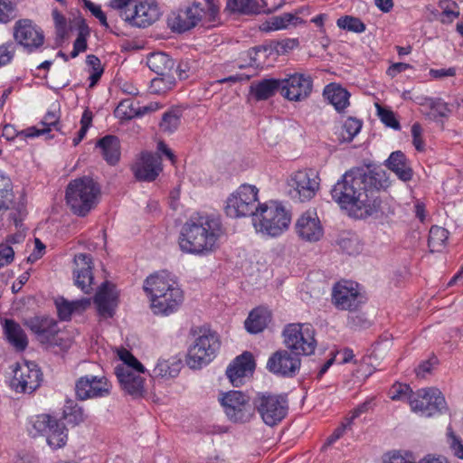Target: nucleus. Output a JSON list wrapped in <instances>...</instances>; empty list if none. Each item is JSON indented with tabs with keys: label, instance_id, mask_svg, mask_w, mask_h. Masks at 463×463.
I'll use <instances>...</instances> for the list:
<instances>
[{
	"label": "nucleus",
	"instance_id": "nucleus-1",
	"mask_svg": "<svg viewBox=\"0 0 463 463\" xmlns=\"http://www.w3.org/2000/svg\"><path fill=\"white\" fill-rule=\"evenodd\" d=\"M385 171L354 167L346 171L331 189L333 200L349 214L366 218L383 213L381 189L388 187Z\"/></svg>",
	"mask_w": 463,
	"mask_h": 463
},
{
	"label": "nucleus",
	"instance_id": "nucleus-2",
	"mask_svg": "<svg viewBox=\"0 0 463 463\" xmlns=\"http://www.w3.org/2000/svg\"><path fill=\"white\" fill-rule=\"evenodd\" d=\"M224 234L221 218L213 214H193L182 226L178 244L184 253L208 255L219 248Z\"/></svg>",
	"mask_w": 463,
	"mask_h": 463
},
{
	"label": "nucleus",
	"instance_id": "nucleus-3",
	"mask_svg": "<svg viewBox=\"0 0 463 463\" xmlns=\"http://www.w3.org/2000/svg\"><path fill=\"white\" fill-rule=\"evenodd\" d=\"M290 213L275 201L260 203L253 214L252 223L257 232L276 237L288 230Z\"/></svg>",
	"mask_w": 463,
	"mask_h": 463
},
{
	"label": "nucleus",
	"instance_id": "nucleus-4",
	"mask_svg": "<svg viewBox=\"0 0 463 463\" xmlns=\"http://www.w3.org/2000/svg\"><path fill=\"white\" fill-rule=\"evenodd\" d=\"M100 189L90 177L72 180L66 188V202L74 214L86 216L98 203Z\"/></svg>",
	"mask_w": 463,
	"mask_h": 463
},
{
	"label": "nucleus",
	"instance_id": "nucleus-5",
	"mask_svg": "<svg viewBox=\"0 0 463 463\" xmlns=\"http://www.w3.org/2000/svg\"><path fill=\"white\" fill-rule=\"evenodd\" d=\"M282 337L285 347L299 358L311 355L316 350L315 330L310 324H288L282 331Z\"/></svg>",
	"mask_w": 463,
	"mask_h": 463
},
{
	"label": "nucleus",
	"instance_id": "nucleus-6",
	"mask_svg": "<svg viewBox=\"0 0 463 463\" xmlns=\"http://www.w3.org/2000/svg\"><path fill=\"white\" fill-rule=\"evenodd\" d=\"M254 412L257 411L268 426L279 424L288 414V401L285 393L260 392L253 398Z\"/></svg>",
	"mask_w": 463,
	"mask_h": 463
},
{
	"label": "nucleus",
	"instance_id": "nucleus-7",
	"mask_svg": "<svg viewBox=\"0 0 463 463\" xmlns=\"http://www.w3.org/2000/svg\"><path fill=\"white\" fill-rule=\"evenodd\" d=\"M220 348L218 335L206 329H199V335L189 347L186 363L192 369L207 365L215 357Z\"/></svg>",
	"mask_w": 463,
	"mask_h": 463
},
{
	"label": "nucleus",
	"instance_id": "nucleus-8",
	"mask_svg": "<svg viewBox=\"0 0 463 463\" xmlns=\"http://www.w3.org/2000/svg\"><path fill=\"white\" fill-rule=\"evenodd\" d=\"M258 188L250 184H241L226 200L225 213L231 218L251 216L256 213L258 203Z\"/></svg>",
	"mask_w": 463,
	"mask_h": 463
},
{
	"label": "nucleus",
	"instance_id": "nucleus-9",
	"mask_svg": "<svg viewBox=\"0 0 463 463\" xmlns=\"http://www.w3.org/2000/svg\"><path fill=\"white\" fill-rule=\"evenodd\" d=\"M33 436L44 435L52 449L64 447L68 440V430L63 422L49 414H40L31 419Z\"/></svg>",
	"mask_w": 463,
	"mask_h": 463
},
{
	"label": "nucleus",
	"instance_id": "nucleus-10",
	"mask_svg": "<svg viewBox=\"0 0 463 463\" xmlns=\"http://www.w3.org/2000/svg\"><path fill=\"white\" fill-rule=\"evenodd\" d=\"M227 418L234 423H245L254 416L253 401L241 391H230L219 399Z\"/></svg>",
	"mask_w": 463,
	"mask_h": 463
},
{
	"label": "nucleus",
	"instance_id": "nucleus-11",
	"mask_svg": "<svg viewBox=\"0 0 463 463\" xmlns=\"http://www.w3.org/2000/svg\"><path fill=\"white\" fill-rule=\"evenodd\" d=\"M413 411L421 416L431 417L447 411V403L441 392L436 388H425L417 391L409 397Z\"/></svg>",
	"mask_w": 463,
	"mask_h": 463
},
{
	"label": "nucleus",
	"instance_id": "nucleus-12",
	"mask_svg": "<svg viewBox=\"0 0 463 463\" xmlns=\"http://www.w3.org/2000/svg\"><path fill=\"white\" fill-rule=\"evenodd\" d=\"M13 373L10 386L16 392L32 393L43 381V373L33 362L16 363Z\"/></svg>",
	"mask_w": 463,
	"mask_h": 463
},
{
	"label": "nucleus",
	"instance_id": "nucleus-13",
	"mask_svg": "<svg viewBox=\"0 0 463 463\" xmlns=\"http://www.w3.org/2000/svg\"><path fill=\"white\" fill-rule=\"evenodd\" d=\"M293 199L306 202L312 199L319 189L318 173L312 168L294 173L288 182Z\"/></svg>",
	"mask_w": 463,
	"mask_h": 463
},
{
	"label": "nucleus",
	"instance_id": "nucleus-14",
	"mask_svg": "<svg viewBox=\"0 0 463 463\" xmlns=\"http://www.w3.org/2000/svg\"><path fill=\"white\" fill-rule=\"evenodd\" d=\"M365 302L356 282L342 280L335 284L332 290V303L339 310L355 311Z\"/></svg>",
	"mask_w": 463,
	"mask_h": 463
},
{
	"label": "nucleus",
	"instance_id": "nucleus-15",
	"mask_svg": "<svg viewBox=\"0 0 463 463\" xmlns=\"http://www.w3.org/2000/svg\"><path fill=\"white\" fill-rule=\"evenodd\" d=\"M24 325L42 345H61L60 328L57 321L46 316H35L24 320Z\"/></svg>",
	"mask_w": 463,
	"mask_h": 463
},
{
	"label": "nucleus",
	"instance_id": "nucleus-16",
	"mask_svg": "<svg viewBox=\"0 0 463 463\" xmlns=\"http://www.w3.org/2000/svg\"><path fill=\"white\" fill-rule=\"evenodd\" d=\"M301 367V358L286 349L274 352L268 359L267 370L280 377L293 378Z\"/></svg>",
	"mask_w": 463,
	"mask_h": 463
},
{
	"label": "nucleus",
	"instance_id": "nucleus-17",
	"mask_svg": "<svg viewBox=\"0 0 463 463\" xmlns=\"http://www.w3.org/2000/svg\"><path fill=\"white\" fill-rule=\"evenodd\" d=\"M281 96L289 101L306 99L312 92L313 80L310 75L293 73L280 80Z\"/></svg>",
	"mask_w": 463,
	"mask_h": 463
},
{
	"label": "nucleus",
	"instance_id": "nucleus-18",
	"mask_svg": "<svg viewBox=\"0 0 463 463\" xmlns=\"http://www.w3.org/2000/svg\"><path fill=\"white\" fill-rule=\"evenodd\" d=\"M110 393V384L104 376L85 375L75 383V395L80 401L106 397Z\"/></svg>",
	"mask_w": 463,
	"mask_h": 463
},
{
	"label": "nucleus",
	"instance_id": "nucleus-19",
	"mask_svg": "<svg viewBox=\"0 0 463 463\" xmlns=\"http://www.w3.org/2000/svg\"><path fill=\"white\" fill-rule=\"evenodd\" d=\"M160 10L154 2H141L133 6L132 10L122 12L121 18L132 26L146 28L160 17Z\"/></svg>",
	"mask_w": 463,
	"mask_h": 463
},
{
	"label": "nucleus",
	"instance_id": "nucleus-20",
	"mask_svg": "<svg viewBox=\"0 0 463 463\" xmlns=\"http://www.w3.org/2000/svg\"><path fill=\"white\" fill-rule=\"evenodd\" d=\"M14 36L15 41L29 52L38 49L44 42L43 31L27 19L15 24Z\"/></svg>",
	"mask_w": 463,
	"mask_h": 463
},
{
	"label": "nucleus",
	"instance_id": "nucleus-21",
	"mask_svg": "<svg viewBox=\"0 0 463 463\" xmlns=\"http://www.w3.org/2000/svg\"><path fill=\"white\" fill-rule=\"evenodd\" d=\"M132 170L138 181L152 182L156 179L162 171L161 157L151 152H142Z\"/></svg>",
	"mask_w": 463,
	"mask_h": 463
},
{
	"label": "nucleus",
	"instance_id": "nucleus-22",
	"mask_svg": "<svg viewBox=\"0 0 463 463\" xmlns=\"http://www.w3.org/2000/svg\"><path fill=\"white\" fill-rule=\"evenodd\" d=\"M93 300L101 317H112L118 304V292L116 286L109 281L103 282L99 287Z\"/></svg>",
	"mask_w": 463,
	"mask_h": 463
},
{
	"label": "nucleus",
	"instance_id": "nucleus-23",
	"mask_svg": "<svg viewBox=\"0 0 463 463\" xmlns=\"http://www.w3.org/2000/svg\"><path fill=\"white\" fill-rule=\"evenodd\" d=\"M184 9L187 14L192 28H194L197 25L210 28L220 24L219 7L212 6L210 7V10H205V7H203L202 3L194 1L191 5Z\"/></svg>",
	"mask_w": 463,
	"mask_h": 463
},
{
	"label": "nucleus",
	"instance_id": "nucleus-24",
	"mask_svg": "<svg viewBox=\"0 0 463 463\" xmlns=\"http://www.w3.org/2000/svg\"><path fill=\"white\" fill-rule=\"evenodd\" d=\"M254 368L255 362L252 354L244 352L228 366L226 375L233 386L239 387L243 384L245 377L252 374Z\"/></svg>",
	"mask_w": 463,
	"mask_h": 463
},
{
	"label": "nucleus",
	"instance_id": "nucleus-25",
	"mask_svg": "<svg viewBox=\"0 0 463 463\" xmlns=\"http://www.w3.org/2000/svg\"><path fill=\"white\" fill-rule=\"evenodd\" d=\"M74 276L75 284L84 293H90L92 290V259L90 254L79 253L74 257Z\"/></svg>",
	"mask_w": 463,
	"mask_h": 463
},
{
	"label": "nucleus",
	"instance_id": "nucleus-26",
	"mask_svg": "<svg viewBox=\"0 0 463 463\" xmlns=\"http://www.w3.org/2000/svg\"><path fill=\"white\" fill-rule=\"evenodd\" d=\"M296 232L299 238L305 241H318L323 234V227L317 213H305L296 223Z\"/></svg>",
	"mask_w": 463,
	"mask_h": 463
},
{
	"label": "nucleus",
	"instance_id": "nucleus-27",
	"mask_svg": "<svg viewBox=\"0 0 463 463\" xmlns=\"http://www.w3.org/2000/svg\"><path fill=\"white\" fill-rule=\"evenodd\" d=\"M183 300L182 289L179 287H174L161 297L152 298L151 307L155 314L168 316L179 308Z\"/></svg>",
	"mask_w": 463,
	"mask_h": 463
},
{
	"label": "nucleus",
	"instance_id": "nucleus-28",
	"mask_svg": "<svg viewBox=\"0 0 463 463\" xmlns=\"http://www.w3.org/2000/svg\"><path fill=\"white\" fill-rule=\"evenodd\" d=\"M115 374L120 383L121 388L133 397L142 396L144 389V379L129 368L124 365H117L115 367Z\"/></svg>",
	"mask_w": 463,
	"mask_h": 463
},
{
	"label": "nucleus",
	"instance_id": "nucleus-29",
	"mask_svg": "<svg viewBox=\"0 0 463 463\" xmlns=\"http://www.w3.org/2000/svg\"><path fill=\"white\" fill-rule=\"evenodd\" d=\"M146 64L158 76L166 77L165 80L169 84L175 82L173 75L175 61L168 54L165 52H153L147 56Z\"/></svg>",
	"mask_w": 463,
	"mask_h": 463
},
{
	"label": "nucleus",
	"instance_id": "nucleus-30",
	"mask_svg": "<svg viewBox=\"0 0 463 463\" xmlns=\"http://www.w3.org/2000/svg\"><path fill=\"white\" fill-rule=\"evenodd\" d=\"M178 287L177 283L169 278L165 272L149 276L144 284V290L150 295L151 299L161 297L170 291V288Z\"/></svg>",
	"mask_w": 463,
	"mask_h": 463
},
{
	"label": "nucleus",
	"instance_id": "nucleus-31",
	"mask_svg": "<svg viewBox=\"0 0 463 463\" xmlns=\"http://www.w3.org/2000/svg\"><path fill=\"white\" fill-rule=\"evenodd\" d=\"M385 165L403 182L410 181L412 178L413 171L406 156L400 150L391 153L385 161Z\"/></svg>",
	"mask_w": 463,
	"mask_h": 463
},
{
	"label": "nucleus",
	"instance_id": "nucleus-32",
	"mask_svg": "<svg viewBox=\"0 0 463 463\" xmlns=\"http://www.w3.org/2000/svg\"><path fill=\"white\" fill-rule=\"evenodd\" d=\"M281 82L277 79H264L254 81L250 86V94L257 100H266L278 91L281 93Z\"/></svg>",
	"mask_w": 463,
	"mask_h": 463
},
{
	"label": "nucleus",
	"instance_id": "nucleus-33",
	"mask_svg": "<svg viewBox=\"0 0 463 463\" xmlns=\"http://www.w3.org/2000/svg\"><path fill=\"white\" fill-rule=\"evenodd\" d=\"M3 331L7 341L19 351H24L28 345V339L22 326L14 319L5 318Z\"/></svg>",
	"mask_w": 463,
	"mask_h": 463
},
{
	"label": "nucleus",
	"instance_id": "nucleus-34",
	"mask_svg": "<svg viewBox=\"0 0 463 463\" xmlns=\"http://www.w3.org/2000/svg\"><path fill=\"white\" fill-rule=\"evenodd\" d=\"M324 97L334 106L337 112H344L350 105V93L340 84L330 83L326 85L323 91Z\"/></svg>",
	"mask_w": 463,
	"mask_h": 463
},
{
	"label": "nucleus",
	"instance_id": "nucleus-35",
	"mask_svg": "<svg viewBox=\"0 0 463 463\" xmlns=\"http://www.w3.org/2000/svg\"><path fill=\"white\" fill-rule=\"evenodd\" d=\"M58 317L61 320L68 321L72 313H80L86 310L90 306V299L82 298L80 299L68 301L64 298L55 300Z\"/></svg>",
	"mask_w": 463,
	"mask_h": 463
},
{
	"label": "nucleus",
	"instance_id": "nucleus-36",
	"mask_svg": "<svg viewBox=\"0 0 463 463\" xmlns=\"http://www.w3.org/2000/svg\"><path fill=\"white\" fill-rule=\"evenodd\" d=\"M40 125L42 128L32 127L25 130V135L28 137H34L48 133L52 130H56L61 133V123H60V111L59 109L50 110L48 111L43 118L42 119Z\"/></svg>",
	"mask_w": 463,
	"mask_h": 463
},
{
	"label": "nucleus",
	"instance_id": "nucleus-37",
	"mask_svg": "<svg viewBox=\"0 0 463 463\" xmlns=\"http://www.w3.org/2000/svg\"><path fill=\"white\" fill-rule=\"evenodd\" d=\"M97 146L100 149L103 158L109 165H116L120 157V145L117 137L108 135L100 138Z\"/></svg>",
	"mask_w": 463,
	"mask_h": 463
},
{
	"label": "nucleus",
	"instance_id": "nucleus-38",
	"mask_svg": "<svg viewBox=\"0 0 463 463\" xmlns=\"http://www.w3.org/2000/svg\"><path fill=\"white\" fill-rule=\"evenodd\" d=\"M226 10L231 13H239L242 14H257L265 12H270V9H265V6L260 5L256 0H227Z\"/></svg>",
	"mask_w": 463,
	"mask_h": 463
},
{
	"label": "nucleus",
	"instance_id": "nucleus-39",
	"mask_svg": "<svg viewBox=\"0 0 463 463\" xmlns=\"http://www.w3.org/2000/svg\"><path fill=\"white\" fill-rule=\"evenodd\" d=\"M269 321V315L266 309H253L245 321V327L251 334H258L267 326Z\"/></svg>",
	"mask_w": 463,
	"mask_h": 463
},
{
	"label": "nucleus",
	"instance_id": "nucleus-40",
	"mask_svg": "<svg viewBox=\"0 0 463 463\" xmlns=\"http://www.w3.org/2000/svg\"><path fill=\"white\" fill-rule=\"evenodd\" d=\"M182 364L178 360H158L153 370V375L156 378L170 379L176 377L181 370Z\"/></svg>",
	"mask_w": 463,
	"mask_h": 463
},
{
	"label": "nucleus",
	"instance_id": "nucleus-41",
	"mask_svg": "<svg viewBox=\"0 0 463 463\" xmlns=\"http://www.w3.org/2000/svg\"><path fill=\"white\" fill-rule=\"evenodd\" d=\"M62 418L68 424L77 426L85 420L86 415L82 407L79 406L75 401L69 399L64 404Z\"/></svg>",
	"mask_w": 463,
	"mask_h": 463
},
{
	"label": "nucleus",
	"instance_id": "nucleus-42",
	"mask_svg": "<svg viewBox=\"0 0 463 463\" xmlns=\"http://www.w3.org/2000/svg\"><path fill=\"white\" fill-rule=\"evenodd\" d=\"M420 105L430 109L426 116L431 120H437L439 118H447L450 114L448 104L440 99L426 98L425 101L420 103Z\"/></svg>",
	"mask_w": 463,
	"mask_h": 463
},
{
	"label": "nucleus",
	"instance_id": "nucleus-43",
	"mask_svg": "<svg viewBox=\"0 0 463 463\" xmlns=\"http://www.w3.org/2000/svg\"><path fill=\"white\" fill-rule=\"evenodd\" d=\"M449 232L439 226H432L429 232L428 246L431 252H440L446 246Z\"/></svg>",
	"mask_w": 463,
	"mask_h": 463
},
{
	"label": "nucleus",
	"instance_id": "nucleus-44",
	"mask_svg": "<svg viewBox=\"0 0 463 463\" xmlns=\"http://www.w3.org/2000/svg\"><path fill=\"white\" fill-rule=\"evenodd\" d=\"M125 107L126 102H121L117 109V112L120 114V118L125 119H131L133 118L142 117L145 114L154 112L162 108V106L158 102H150L148 105L138 107L137 109H134L132 105H129L128 106V108L129 109L128 111H123V109Z\"/></svg>",
	"mask_w": 463,
	"mask_h": 463
},
{
	"label": "nucleus",
	"instance_id": "nucleus-45",
	"mask_svg": "<svg viewBox=\"0 0 463 463\" xmlns=\"http://www.w3.org/2000/svg\"><path fill=\"white\" fill-rule=\"evenodd\" d=\"M182 112L179 109H172L165 111L159 123V128L166 134H173L177 130L181 123Z\"/></svg>",
	"mask_w": 463,
	"mask_h": 463
},
{
	"label": "nucleus",
	"instance_id": "nucleus-46",
	"mask_svg": "<svg viewBox=\"0 0 463 463\" xmlns=\"http://www.w3.org/2000/svg\"><path fill=\"white\" fill-rule=\"evenodd\" d=\"M167 25L175 33H184L193 29L184 9L173 12L167 18Z\"/></svg>",
	"mask_w": 463,
	"mask_h": 463
},
{
	"label": "nucleus",
	"instance_id": "nucleus-47",
	"mask_svg": "<svg viewBox=\"0 0 463 463\" xmlns=\"http://www.w3.org/2000/svg\"><path fill=\"white\" fill-rule=\"evenodd\" d=\"M298 18L289 13L282 14L281 15L272 16L260 26V29L265 32L285 29L290 24Z\"/></svg>",
	"mask_w": 463,
	"mask_h": 463
},
{
	"label": "nucleus",
	"instance_id": "nucleus-48",
	"mask_svg": "<svg viewBox=\"0 0 463 463\" xmlns=\"http://www.w3.org/2000/svg\"><path fill=\"white\" fill-rule=\"evenodd\" d=\"M439 7L441 9L439 19L442 24H451L459 16L458 5L453 1L441 0L439 3Z\"/></svg>",
	"mask_w": 463,
	"mask_h": 463
},
{
	"label": "nucleus",
	"instance_id": "nucleus-49",
	"mask_svg": "<svg viewBox=\"0 0 463 463\" xmlns=\"http://www.w3.org/2000/svg\"><path fill=\"white\" fill-rule=\"evenodd\" d=\"M363 123L361 120L349 117L343 124L340 134L341 142H351L354 137L360 132Z\"/></svg>",
	"mask_w": 463,
	"mask_h": 463
},
{
	"label": "nucleus",
	"instance_id": "nucleus-50",
	"mask_svg": "<svg viewBox=\"0 0 463 463\" xmlns=\"http://www.w3.org/2000/svg\"><path fill=\"white\" fill-rule=\"evenodd\" d=\"M14 198L11 179L0 171V204L8 209Z\"/></svg>",
	"mask_w": 463,
	"mask_h": 463
},
{
	"label": "nucleus",
	"instance_id": "nucleus-51",
	"mask_svg": "<svg viewBox=\"0 0 463 463\" xmlns=\"http://www.w3.org/2000/svg\"><path fill=\"white\" fill-rule=\"evenodd\" d=\"M336 24L343 30H347L356 33H364L366 29L365 24L361 21V19L351 15L341 16L337 19Z\"/></svg>",
	"mask_w": 463,
	"mask_h": 463
},
{
	"label": "nucleus",
	"instance_id": "nucleus-52",
	"mask_svg": "<svg viewBox=\"0 0 463 463\" xmlns=\"http://www.w3.org/2000/svg\"><path fill=\"white\" fill-rule=\"evenodd\" d=\"M120 360L124 363L122 365L129 368L130 371L135 370L137 373H144L143 364L128 350L122 349L118 352Z\"/></svg>",
	"mask_w": 463,
	"mask_h": 463
},
{
	"label": "nucleus",
	"instance_id": "nucleus-53",
	"mask_svg": "<svg viewBox=\"0 0 463 463\" xmlns=\"http://www.w3.org/2000/svg\"><path fill=\"white\" fill-rule=\"evenodd\" d=\"M17 15L16 6L10 0H0V23L7 24Z\"/></svg>",
	"mask_w": 463,
	"mask_h": 463
},
{
	"label": "nucleus",
	"instance_id": "nucleus-54",
	"mask_svg": "<svg viewBox=\"0 0 463 463\" xmlns=\"http://www.w3.org/2000/svg\"><path fill=\"white\" fill-rule=\"evenodd\" d=\"M16 51V44L8 42L0 45V68L4 67L13 61Z\"/></svg>",
	"mask_w": 463,
	"mask_h": 463
},
{
	"label": "nucleus",
	"instance_id": "nucleus-55",
	"mask_svg": "<svg viewBox=\"0 0 463 463\" xmlns=\"http://www.w3.org/2000/svg\"><path fill=\"white\" fill-rule=\"evenodd\" d=\"M378 115L382 120V122L395 130L401 129V125L399 121L396 119L394 113L392 110L383 109L378 106Z\"/></svg>",
	"mask_w": 463,
	"mask_h": 463
},
{
	"label": "nucleus",
	"instance_id": "nucleus-56",
	"mask_svg": "<svg viewBox=\"0 0 463 463\" xmlns=\"http://www.w3.org/2000/svg\"><path fill=\"white\" fill-rule=\"evenodd\" d=\"M165 79H166V77H165V76H158V77L153 79L151 80V84L149 87L150 91L152 93L161 94V93H165L167 90H171L175 86V81L169 84Z\"/></svg>",
	"mask_w": 463,
	"mask_h": 463
},
{
	"label": "nucleus",
	"instance_id": "nucleus-57",
	"mask_svg": "<svg viewBox=\"0 0 463 463\" xmlns=\"http://www.w3.org/2000/svg\"><path fill=\"white\" fill-rule=\"evenodd\" d=\"M448 442L454 455L460 459H463V444L458 437L455 435L451 428H448Z\"/></svg>",
	"mask_w": 463,
	"mask_h": 463
},
{
	"label": "nucleus",
	"instance_id": "nucleus-58",
	"mask_svg": "<svg viewBox=\"0 0 463 463\" xmlns=\"http://www.w3.org/2000/svg\"><path fill=\"white\" fill-rule=\"evenodd\" d=\"M438 359L432 356L429 360L423 361L415 369V373L418 377L424 378L428 373H430L434 365L437 364Z\"/></svg>",
	"mask_w": 463,
	"mask_h": 463
},
{
	"label": "nucleus",
	"instance_id": "nucleus-59",
	"mask_svg": "<svg viewBox=\"0 0 463 463\" xmlns=\"http://www.w3.org/2000/svg\"><path fill=\"white\" fill-rule=\"evenodd\" d=\"M89 35V29L87 26H80L78 33V37L73 43V47L79 50L80 52L87 50V37Z\"/></svg>",
	"mask_w": 463,
	"mask_h": 463
},
{
	"label": "nucleus",
	"instance_id": "nucleus-60",
	"mask_svg": "<svg viewBox=\"0 0 463 463\" xmlns=\"http://www.w3.org/2000/svg\"><path fill=\"white\" fill-rule=\"evenodd\" d=\"M348 326L353 329L366 328L370 326V322L364 317V315L353 314L348 317Z\"/></svg>",
	"mask_w": 463,
	"mask_h": 463
},
{
	"label": "nucleus",
	"instance_id": "nucleus-61",
	"mask_svg": "<svg viewBox=\"0 0 463 463\" xmlns=\"http://www.w3.org/2000/svg\"><path fill=\"white\" fill-rule=\"evenodd\" d=\"M422 129L419 123H414L411 127L412 143L416 150H424V142L421 137Z\"/></svg>",
	"mask_w": 463,
	"mask_h": 463
},
{
	"label": "nucleus",
	"instance_id": "nucleus-62",
	"mask_svg": "<svg viewBox=\"0 0 463 463\" xmlns=\"http://www.w3.org/2000/svg\"><path fill=\"white\" fill-rule=\"evenodd\" d=\"M85 2V6L91 12V14L97 18L99 19V21L100 22V24L105 26V27H108L109 24L107 23V17H106V14L103 13V11L101 10L100 6L99 5H96L95 4H93L92 2L89 1V0H84Z\"/></svg>",
	"mask_w": 463,
	"mask_h": 463
},
{
	"label": "nucleus",
	"instance_id": "nucleus-63",
	"mask_svg": "<svg viewBox=\"0 0 463 463\" xmlns=\"http://www.w3.org/2000/svg\"><path fill=\"white\" fill-rule=\"evenodd\" d=\"M14 257V251L11 246H5L0 249V268L10 264Z\"/></svg>",
	"mask_w": 463,
	"mask_h": 463
},
{
	"label": "nucleus",
	"instance_id": "nucleus-64",
	"mask_svg": "<svg viewBox=\"0 0 463 463\" xmlns=\"http://www.w3.org/2000/svg\"><path fill=\"white\" fill-rule=\"evenodd\" d=\"M52 16L55 22L57 33L58 35L62 37L66 32V19L57 10H54L52 12Z\"/></svg>",
	"mask_w": 463,
	"mask_h": 463
}]
</instances>
